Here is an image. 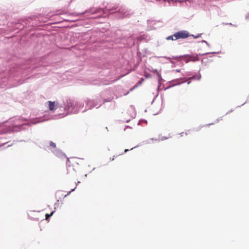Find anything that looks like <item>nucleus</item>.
<instances>
[{"label":"nucleus","instance_id":"nucleus-19","mask_svg":"<svg viewBox=\"0 0 249 249\" xmlns=\"http://www.w3.org/2000/svg\"><path fill=\"white\" fill-rule=\"evenodd\" d=\"M128 151V149H125V150H124V152H127V151Z\"/></svg>","mask_w":249,"mask_h":249},{"label":"nucleus","instance_id":"nucleus-11","mask_svg":"<svg viewBox=\"0 0 249 249\" xmlns=\"http://www.w3.org/2000/svg\"><path fill=\"white\" fill-rule=\"evenodd\" d=\"M50 145L51 146H52V147H53V148H55V147H56V145H55V144L54 142H50Z\"/></svg>","mask_w":249,"mask_h":249},{"label":"nucleus","instance_id":"nucleus-1","mask_svg":"<svg viewBox=\"0 0 249 249\" xmlns=\"http://www.w3.org/2000/svg\"><path fill=\"white\" fill-rule=\"evenodd\" d=\"M76 107V103L74 101H72L71 100H67V104L65 106L64 109L67 113L64 114V115L61 117H63L64 116H66L69 113H76L78 112V110L77 108H75Z\"/></svg>","mask_w":249,"mask_h":249},{"label":"nucleus","instance_id":"nucleus-9","mask_svg":"<svg viewBox=\"0 0 249 249\" xmlns=\"http://www.w3.org/2000/svg\"><path fill=\"white\" fill-rule=\"evenodd\" d=\"M99 11V9H90V12L92 13V14H93V13H97Z\"/></svg>","mask_w":249,"mask_h":249},{"label":"nucleus","instance_id":"nucleus-7","mask_svg":"<svg viewBox=\"0 0 249 249\" xmlns=\"http://www.w3.org/2000/svg\"><path fill=\"white\" fill-rule=\"evenodd\" d=\"M84 107V104L82 102H79L78 103H76V108L77 109L78 108H79V109L80 108H83Z\"/></svg>","mask_w":249,"mask_h":249},{"label":"nucleus","instance_id":"nucleus-12","mask_svg":"<svg viewBox=\"0 0 249 249\" xmlns=\"http://www.w3.org/2000/svg\"><path fill=\"white\" fill-rule=\"evenodd\" d=\"M54 213V212H52L51 214H46V219H47L48 217H50L51 216H52L53 213Z\"/></svg>","mask_w":249,"mask_h":249},{"label":"nucleus","instance_id":"nucleus-20","mask_svg":"<svg viewBox=\"0 0 249 249\" xmlns=\"http://www.w3.org/2000/svg\"><path fill=\"white\" fill-rule=\"evenodd\" d=\"M11 145H12V144H9V145L7 146V147H10V146H11Z\"/></svg>","mask_w":249,"mask_h":249},{"label":"nucleus","instance_id":"nucleus-21","mask_svg":"<svg viewBox=\"0 0 249 249\" xmlns=\"http://www.w3.org/2000/svg\"><path fill=\"white\" fill-rule=\"evenodd\" d=\"M199 36H195V38H197Z\"/></svg>","mask_w":249,"mask_h":249},{"label":"nucleus","instance_id":"nucleus-3","mask_svg":"<svg viewBox=\"0 0 249 249\" xmlns=\"http://www.w3.org/2000/svg\"><path fill=\"white\" fill-rule=\"evenodd\" d=\"M98 106V107L100 105L98 102L97 100H88L86 101V107L83 111H85L87 109H91L93 107Z\"/></svg>","mask_w":249,"mask_h":249},{"label":"nucleus","instance_id":"nucleus-17","mask_svg":"<svg viewBox=\"0 0 249 249\" xmlns=\"http://www.w3.org/2000/svg\"><path fill=\"white\" fill-rule=\"evenodd\" d=\"M155 98H156V97H155L153 98V100H152V102H151V104H153V102H154V101H155Z\"/></svg>","mask_w":249,"mask_h":249},{"label":"nucleus","instance_id":"nucleus-18","mask_svg":"<svg viewBox=\"0 0 249 249\" xmlns=\"http://www.w3.org/2000/svg\"><path fill=\"white\" fill-rule=\"evenodd\" d=\"M7 142H4V143H3L2 144H1L0 146H3V145H4L5 144H6Z\"/></svg>","mask_w":249,"mask_h":249},{"label":"nucleus","instance_id":"nucleus-13","mask_svg":"<svg viewBox=\"0 0 249 249\" xmlns=\"http://www.w3.org/2000/svg\"><path fill=\"white\" fill-rule=\"evenodd\" d=\"M75 190V188L71 189V190L68 193L67 195L65 196V197L67 196L68 195H70L71 192L74 191Z\"/></svg>","mask_w":249,"mask_h":249},{"label":"nucleus","instance_id":"nucleus-6","mask_svg":"<svg viewBox=\"0 0 249 249\" xmlns=\"http://www.w3.org/2000/svg\"><path fill=\"white\" fill-rule=\"evenodd\" d=\"M143 80H144L142 78L140 81H139V82H137V83L135 85V86L133 88L130 89V90L132 91L133 89H134L135 88L137 87L138 86L140 85L142 83V82H143Z\"/></svg>","mask_w":249,"mask_h":249},{"label":"nucleus","instance_id":"nucleus-5","mask_svg":"<svg viewBox=\"0 0 249 249\" xmlns=\"http://www.w3.org/2000/svg\"><path fill=\"white\" fill-rule=\"evenodd\" d=\"M49 109L51 111L53 110L55 106H57V104H55V102L48 101V102Z\"/></svg>","mask_w":249,"mask_h":249},{"label":"nucleus","instance_id":"nucleus-8","mask_svg":"<svg viewBox=\"0 0 249 249\" xmlns=\"http://www.w3.org/2000/svg\"><path fill=\"white\" fill-rule=\"evenodd\" d=\"M42 121H41V120L40 119H37V121H36V120H32L31 121V124H36L38 123H39V122H41Z\"/></svg>","mask_w":249,"mask_h":249},{"label":"nucleus","instance_id":"nucleus-14","mask_svg":"<svg viewBox=\"0 0 249 249\" xmlns=\"http://www.w3.org/2000/svg\"><path fill=\"white\" fill-rule=\"evenodd\" d=\"M180 134H181V136H184L185 135V136L187 135H188V133L187 132H183Z\"/></svg>","mask_w":249,"mask_h":249},{"label":"nucleus","instance_id":"nucleus-16","mask_svg":"<svg viewBox=\"0 0 249 249\" xmlns=\"http://www.w3.org/2000/svg\"><path fill=\"white\" fill-rule=\"evenodd\" d=\"M195 59H194L193 60L194 61H195V60H198V57H197V56H195Z\"/></svg>","mask_w":249,"mask_h":249},{"label":"nucleus","instance_id":"nucleus-15","mask_svg":"<svg viewBox=\"0 0 249 249\" xmlns=\"http://www.w3.org/2000/svg\"><path fill=\"white\" fill-rule=\"evenodd\" d=\"M87 12L85 11V12H83V13H78L77 14V16L79 15H82V14H84V13H86Z\"/></svg>","mask_w":249,"mask_h":249},{"label":"nucleus","instance_id":"nucleus-4","mask_svg":"<svg viewBox=\"0 0 249 249\" xmlns=\"http://www.w3.org/2000/svg\"><path fill=\"white\" fill-rule=\"evenodd\" d=\"M119 12L121 14V15L120 16V18H121L126 17L129 15V14L127 13V10L124 8H121L119 10Z\"/></svg>","mask_w":249,"mask_h":249},{"label":"nucleus","instance_id":"nucleus-10","mask_svg":"<svg viewBox=\"0 0 249 249\" xmlns=\"http://www.w3.org/2000/svg\"><path fill=\"white\" fill-rule=\"evenodd\" d=\"M54 153L57 156H61L62 155V153L60 151H56Z\"/></svg>","mask_w":249,"mask_h":249},{"label":"nucleus","instance_id":"nucleus-2","mask_svg":"<svg viewBox=\"0 0 249 249\" xmlns=\"http://www.w3.org/2000/svg\"><path fill=\"white\" fill-rule=\"evenodd\" d=\"M190 36L189 33L185 30L179 31L172 36L167 37V40H176L179 39H185Z\"/></svg>","mask_w":249,"mask_h":249}]
</instances>
